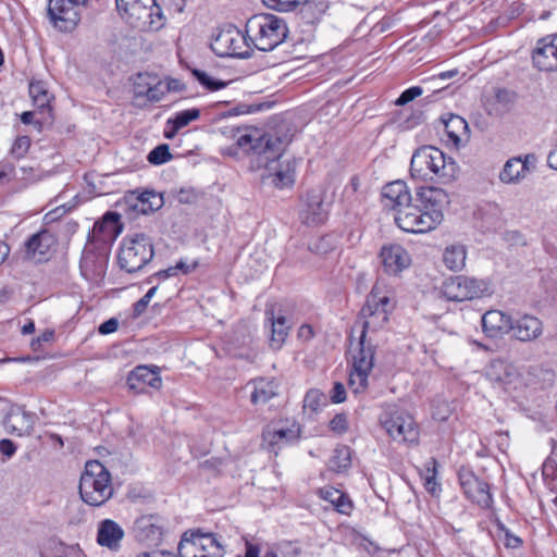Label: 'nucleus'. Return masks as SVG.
Masks as SVG:
<instances>
[{"mask_svg":"<svg viewBox=\"0 0 557 557\" xmlns=\"http://www.w3.org/2000/svg\"><path fill=\"white\" fill-rule=\"evenodd\" d=\"M265 317L271 324L270 346L278 350L285 343L290 326L284 315L275 317L272 310H265Z\"/></svg>","mask_w":557,"mask_h":557,"instance_id":"31","label":"nucleus"},{"mask_svg":"<svg viewBox=\"0 0 557 557\" xmlns=\"http://www.w3.org/2000/svg\"><path fill=\"white\" fill-rule=\"evenodd\" d=\"M419 205L408 202L394 215L396 224L408 233H426L440 225L443 210L449 203L448 194L440 187H420L416 194Z\"/></svg>","mask_w":557,"mask_h":557,"instance_id":"1","label":"nucleus"},{"mask_svg":"<svg viewBox=\"0 0 557 557\" xmlns=\"http://www.w3.org/2000/svg\"><path fill=\"white\" fill-rule=\"evenodd\" d=\"M29 147L30 138L28 136H18L11 148V153L17 159L23 158L27 153Z\"/></svg>","mask_w":557,"mask_h":557,"instance_id":"48","label":"nucleus"},{"mask_svg":"<svg viewBox=\"0 0 557 557\" xmlns=\"http://www.w3.org/2000/svg\"><path fill=\"white\" fill-rule=\"evenodd\" d=\"M119 12L134 27L145 28L152 23L154 0H115Z\"/></svg>","mask_w":557,"mask_h":557,"instance_id":"17","label":"nucleus"},{"mask_svg":"<svg viewBox=\"0 0 557 557\" xmlns=\"http://www.w3.org/2000/svg\"><path fill=\"white\" fill-rule=\"evenodd\" d=\"M330 429L331 431L343 434L348 429V420L347 416L345 413H338L336 414L331 421H330Z\"/></svg>","mask_w":557,"mask_h":557,"instance_id":"51","label":"nucleus"},{"mask_svg":"<svg viewBox=\"0 0 557 557\" xmlns=\"http://www.w3.org/2000/svg\"><path fill=\"white\" fill-rule=\"evenodd\" d=\"M158 287H151L145 295L134 305V313L135 315H140L147 308L148 304L154 296Z\"/></svg>","mask_w":557,"mask_h":557,"instance_id":"52","label":"nucleus"},{"mask_svg":"<svg viewBox=\"0 0 557 557\" xmlns=\"http://www.w3.org/2000/svg\"><path fill=\"white\" fill-rule=\"evenodd\" d=\"M136 557H175V556L168 552H149V553L139 554Z\"/></svg>","mask_w":557,"mask_h":557,"instance_id":"64","label":"nucleus"},{"mask_svg":"<svg viewBox=\"0 0 557 557\" xmlns=\"http://www.w3.org/2000/svg\"><path fill=\"white\" fill-rule=\"evenodd\" d=\"M520 163L523 165L525 175L535 169L536 158L534 154H525L520 157Z\"/></svg>","mask_w":557,"mask_h":557,"instance_id":"58","label":"nucleus"},{"mask_svg":"<svg viewBox=\"0 0 557 557\" xmlns=\"http://www.w3.org/2000/svg\"><path fill=\"white\" fill-rule=\"evenodd\" d=\"M295 180V168L287 164L285 170H278L275 172L272 183L278 187L284 188L290 186Z\"/></svg>","mask_w":557,"mask_h":557,"instance_id":"47","label":"nucleus"},{"mask_svg":"<svg viewBox=\"0 0 557 557\" xmlns=\"http://www.w3.org/2000/svg\"><path fill=\"white\" fill-rule=\"evenodd\" d=\"M510 331L517 341L531 343L542 337L544 323L537 317L524 313L512 320Z\"/></svg>","mask_w":557,"mask_h":557,"instance_id":"21","label":"nucleus"},{"mask_svg":"<svg viewBox=\"0 0 557 557\" xmlns=\"http://www.w3.org/2000/svg\"><path fill=\"white\" fill-rule=\"evenodd\" d=\"M486 377L499 385L511 384L518 376L517 369L500 359L492 360L485 371Z\"/></svg>","mask_w":557,"mask_h":557,"instance_id":"29","label":"nucleus"},{"mask_svg":"<svg viewBox=\"0 0 557 557\" xmlns=\"http://www.w3.org/2000/svg\"><path fill=\"white\" fill-rule=\"evenodd\" d=\"M236 145L244 151H251L258 156L259 165L270 168V163L280 159L287 146V141L271 134L245 133L237 137Z\"/></svg>","mask_w":557,"mask_h":557,"instance_id":"7","label":"nucleus"},{"mask_svg":"<svg viewBox=\"0 0 557 557\" xmlns=\"http://www.w3.org/2000/svg\"><path fill=\"white\" fill-rule=\"evenodd\" d=\"M152 243L145 234L123 239L119 251V264L128 273L141 270L153 258Z\"/></svg>","mask_w":557,"mask_h":557,"instance_id":"8","label":"nucleus"},{"mask_svg":"<svg viewBox=\"0 0 557 557\" xmlns=\"http://www.w3.org/2000/svg\"><path fill=\"white\" fill-rule=\"evenodd\" d=\"M502 183L511 185L518 184L525 177L523 165L520 163V157H513L506 161L498 175Z\"/></svg>","mask_w":557,"mask_h":557,"instance_id":"35","label":"nucleus"},{"mask_svg":"<svg viewBox=\"0 0 557 557\" xmlns=\"http://www.w3.org/2000/svg\"><path fill=\"white\" fill-rule=\"evenodd\" d=\"M119 231V214L115 212H107L100 221L94 224L92 233L95 236H103V240L108 237H114Z\"/></svg>","mask_w":557,"mask_h":557,"instance_id":"37","label":"nucleus"},{"mask_svg":"<svg viewBox=\"0 0 557 557\" xmlns=\"http://www.w3.org/2000/svg\"><path fill=\"white\" fill-rule=\"evenodd\" d=\"M133 95L136 100L158 102L165 96L164 84L157 75L138 73L134 77Z\"/></svg>","mask_w":557,"mask_h":557,"instance_id":"18","label":"nucleus"},{"mask_svg":"<svg viewBox=\"0 0 557 557\" xmlns=\"http://www.w3.org/2000/svg\"><path fill=\"white\" fill-rule=\"evenodd\" d=\"M375 338L360 335L356 348L351 350L349 388L354 394H362L368 387V379L374 367Z\"/></svg>","mask_w":557,"mask_h":557,"instance_id":"6","label":"nucleus"},{"mask_svg":"<svg viewBox=\"0 0 557 557\" xmlns=\"http://www.w3.org/2000/svg\"><path fill=\"white\" fill-rule=\"evenodd\" d=\"M78 488L84 503L100 507L112 497L111 474L100 461H88L81 475Z\"/></svg>","mask_w":557,"mask_h":557,"instance_id":"4","label":"nucleus"},{"mask_svg":"<svg viewBox=\"0 0 557 557\" xmlns=\"http://www.w3.org/2000/svg\"><path fill=\"white\" fill-rule=\"evenodd\" d=\"M380 258L385 272L393 275L400 273L411 264L410 255L398 244L383 246Z\"/></svg>","mask_w":557,"mask_h":557,"instance_id":"23","label":"nucleus"},{"mask_svg":"<svg viewBox=\"0 0 557 557\" xmlns=\"http://www.w3.org/2000/svg\"><path fill=\"white\" fill-rule=\"evenodd\" d=\"M0 451L2 455L10 458L15 454L16 445L11 440L3 438L0 441Z\"/></svg>","mask_w":557,"mask_h":557,"instance_id":"57","label":"nucleus"},{"mask_svg":"<svg viewBox=\"0 0 557 557\" xmlns=\"http://www.w3.org/2000/svg\"><path fill=\"white\" fill-rule=\"evenodd\" d=\"M196 267H197V262H195L193 265H189V264L185 263L184 261H180L175 265L176 271L180 270L185 274L190 273L194 269H196Z\"/></svg>","mask_w":557,"mask_h":557,"instance_id":"63","label":"nucleus"},{"mask_svg":"<svg viewBox=\"0 0 557 557\" xmlns=\"http://www.w3.org/2000/svg\"><path fill=\"white\" fill-rule=\"evenodd\" d=\"M325 404V396L319 389H310L304 398V408L317 412Z\"/></svg>","mask_w":557,"mask_h":557,"instance_id":"45","label":"nucleus"},{"mask_svg":"<svg viewBox=\"0 0 557 557\" xmlns=\"http://www.w3.org/2000/svg\"><path fill=\"white\" fill-rule=\"evenodd\" d=\"M423 92V89L419 86H412L405 91L401 92V95L397 98L395 103L397 106H405L409 103L410 101L414 100L417 97L421 96Z\"/></svg>","mask_w":557,"mask_h":557,"instance_id":"49","label":"nucleus"},{"mask_svg":"<svg viewBox=\"0 0 557 557\" xmlns=\"http://www.w3.org/2000/svg\"><path fill=\"white\" fill-rule=\"evenodd\" d=\"M172 159L170 148L168 145L162 144L153 148L147 156V160L154 165L166 163Z\"/></svg>","mask_w":557,"mask_h":557,"instance_id":"44","label":"nucleus"},{"mask_svg":"<svg viewBox=\"0 0 557 557\" xmlns=\"http://www.w3.org/2000/svg\"><path fill=\"white\" fill-rule=\"evenodd\" d=\"M301 434L300 425L296 421H277L269 424L263 433V445L275 454L282 447L297 443Z\"/></svg>","mask_w":557,"mask_h":557,"instance_id":"14","label":"nucleus"},{"mask_svg":"<svg viewBox=\"0 0 557 557\" xmlns=\"http://www.w3.org/2000/svg\"><path fill=\"white\" fill-rule=\"evenodd\" d=\"M466 247L460 244H453L445 248L443 252V262L447 269L454 272L461 271L466 265Z\"/></svg>","mask_w":557,"mask_h":557,"instance_id":"34","label":"nucleus"},{"mask_svg":"<svg viewBox=\"0 0 557 557\" xmlns=\"http://www.w3.org/2000/svg\"><path fill=\"white\" fill-rule=\"evenodd\" d=\"M393 309L394 304L391 297L384 290V287L376 283L360 311V317L363 320L361 335L369 337L384 330Z\"/></svg>","mask_w":557,"mask_h":557,"instance_id":"5","label":"nucleus"},{"mask_svg":"<svg viewBox=\"0 0 557 557\" xmlns=\"http://www.w3.org/2000/svg\"><path fill=\"white\" fill-rule=\"evenodd\" d=\"M29 95L34 104L39 109H50V102L53 98L44 82H35L29 84Z\"/></svg>","mask_w":557,"mask_h":557,"instance_id":"39","label":"nucleus"},{"mask_svg":"<svg viewBox=\"0 0 557 557\" xmlns=\"http://www.w3.org/2000/svg\"><path fill=\"white\" fill-rule=\"evenodd\" d=\"M327 9L329 3L326 0H305L298 10L300 11L302 18L307 23L312 24L320 21Z\"/></svg>","mask_w":557,"mask_h":557,"instance_id":"38","label":"nucleus"},{"mask_svg":"<svg viewBox=\"0 0 557 557\" xmlns=\"http://www.w3.org/2000/svg\"><path fill=\"white\" fill-rule=\"evenodd\" d=\"M442 122L445 126V132L448 139L458 146L461 141L469 138V126L467 121L460 115L454 113H446L442 116Z\"/></svg>","mask_w":557,"mask_h":557,"instance_id":"28","label":"nucleus"},{"mask_svg":"<svg viewBox=\"0 0 557 557\" xmlns=\"http://www.w3.org/2000/svg\"><path fill=\"white\" fill-rule=\"evenodd\" d=\"M165 94L170 91H182L184 84L180 79L171 78L164 85Z\"/></svg>","mask_w":557,"mask_h":557,"instance_id":"59","label":"nucleus"},{"mask_svg":"<svg viewBox=\"0 0 557 557\" xmlns=\"http://www.w3.org/2000/svg\"><path fill=\"white\" fill-rule=\"evenodd\" d=\"M162 205L163 199L160 195H157L154 191L146 190L138 196L135 209L144 214H148L160 209Z\"/></svg>","mask_w":557,"mask_h":557,"instance_id":"40","label":"nucleus"},{"mask_svg":"<svg viewBox=\"0 0 557 557\" xmlns=\"http://www.w3.org/2000/svg\"><path fill=\"white\" fill-rule=\"evenodd\" d=\"M457 164L451 158L433 146H423L414 151L410 162L412 177L426 180L432 173L444 182L455 177Z\"/></svg>","mask_w":557,"mask_h":557,"instance_id":"3","label":"nucleus"},{"mask_svg":"<svg viewBox=\"0 0 557 557\" xmlns=\"http://www.w3.org/2000/svg\"><path fill=\"white\" fill-rule=\"evenodd\" d=\"M351 456L350 448L348 446H341L334 450L332 459L330 461L331 469L337 472L346 470L350 467Z\"/></svg>","mask_w":557,"mask_h":557,"instance_id":"41","label":"nucleus"},{"mask_svg":"<svg viewBox=\"0 0 557 557\" xmlns=\"http://www.w3.org/2000/svg\"><path fill=\"white\" fill-rule=\"evenodd\" d=\"M346 399V389H345V386L339 383V382H336L332 388V392H331V400L334 403V404H341L343 403L344 400Z\"/></svg>","mask_w":557,"mask_h":557,"instance_id":"55","label":"nucleus"},{"mask_svg":"<svg viewBox=\"0 0 557 557\" xmlns=\"http://www.w3.org/2000/svg\"><path fill=\"white\" fill-rule=\"evenodd\" d=\"M55 244L54 236L48 230L33 234L24 244V258L38 262L47 260L51 247Z\"/></svg>","mask_w":557,"mask_h":557,"instance_id":"24","label":"nucleus"},{"mask_svg":"<svg viewBox=\"0 0 557 557\" xmlns=\"http://www.w3.org/2000/svg\"><path fill=\"white\" fill-rule=\"evenodd\" d=\"M88 0H49L47 14L50 23L60 32L69 33L75 29L81 16L78 7Z\"/></svg>","mask_w":557,"mask_h":557,"instance_id":"13","label":"nucleus"},{"mask_svg":"<svg viewBox=\"0 0 557 557\" xmlns=\"http://www.w3.org/2000/svg\"><path fill=\"white\" fill-rule=\"evenodd\" d=\"M191 74L200 83V85H202L205 88H207L208 90H211V91L222 89L227 85L226 82L216 79V78L210 76L205 71H201L198 69H193Z\"/></svg>","mask_w":557,"mask_h":557,"instance_id":"43","label":"nucleus"},{"mask_svg":"<svg viewBox=\"0 0 557 557\" xmlns=\"http://www.w3.org/2000/svg\"><path fill=\"white\" fill-rule=\"evenodd\" d=\"M318 494L322 499L329 502L330 504H332L336 497H342V491L332 486L320 488Z\"/></svg>","mask_w":557,"mask_h":557,"instance_id":"54","label":"nucleus"},{"mask_svg":"<svg viewBox=\"0 0 557 557\" xmlns=\"http://www.w3.org/2000/svg\"><path fill=\"white\" fill-rule=\"evenodd\" d=\"M458 479L467 498L482 508L492 506L490 485L476 476L470 468L461 467L458 471Z\"/></svg>","mask_w":557,"mask_h":557,"instance_id":"16","label":"nucleus"},{"mask_svg":"<svg viewBox=\"0 0 557 557\" xmlns=\"http://www.w3.org/2000/svg\"><path fill=\"white\" fill-rule=\"evenodd\" d=\"M126 384L134 393L144 394L147 387L159 389L162 386V380L157 367L153 369L148 366H138L129 372Z\"/></svg>","mask_w":557,"mask_h":557,"instance_id":"22","label":"nucleus"},{"mask_svg":"<svg viewBox=\"0 0 557 557\" xmlns=\"http://www.w3.org/2000/svg\"><path fill=\"white\" fill-rule=\"evenodd\" d=\"M124 535L123 528L112 519H104L98 523L97 543L101 547L112 552L119 550Z\"/></svg>","mask_w":557,"mask_h":557,"instance_id":"26","label":"nucleus"},{"mask_svg":"<svg viewBox=\"0 0 557 557\" xmlns=\"http://www.w3.org/2000/svg\"><path fill=\"white\" fill-rule=\"evenodd\" d=\"M437 461L431 458L425 468L424 487L432 495H438L441 486L436 481Z\"/></svg>","mask_w":557,"mask_h":557,"instance_id":"42","label":"nucleus"},{"mask_svg":"<svg viewBox=\"0 0 557 557\" xmlns=\"http://www.w3.org/2000/svg\"><path fill=\"white\" fill-rule=\"evenodd\" d=\"M180 557H223L224 548L211 533L186 531L178 543Z\"/></svg>","mask_w":557,"mask_h":557,"instance_id":"11","label":"nucleus"},{"mask_svg":"<svg viewBox=\"0 0 557 557\" xmlns=\"http://www.w3.org/2000/svg\"><path fill=\"white\" fill-rule=\"evenodd\" d=\"M199 116L200 110L197 108L177 112L173 117L166 121L164 136L170 139L173 138L181 128L187 126L190 122L198 120Z\"/></svg>","mask_w":557,"mask_h":557,"instance_id":"33","label":"nucleus"},{"mask_svg":"<svg viewBox=\"0 0 557 557\" xmlns=\"http://www.w3.org/2000/svg\"><path fill=\"white\" fill-rule=\"evenodd\" d=\"M117 327H119V321L115 318H111V319L107 320L106 322L101 323L99 325L98 331L102 335H108V334L115 332L117 330Z\"/></svg>","mask_w":557,"mask_h":557,"instance_id":"56","label":"nucleus"},{"mask_svg":"<svg viewBox=\"0 0 557 557\" xmlns=\"http://www.w3.org/2000/svg\"><path fill=\"white\" fill-rule=\"evenodd\" d=\"M481 320L483 332L487 337L500 338L510 332L512 319L500 310H488Z\"/></svg>","mask_w":557,"mask_h":557,"instance_id":"27","label":"nucleus"},{"mask_svg":"<svg viewBox=\"0 0 557 557\" xmlns=\"http://www.w3.org/2000/svg\"><path fill=\"white\" fill-rule=\"evenodd\" d=\"M245 32L251 47L260 51H272L284 42L288 35V27L282 17L263 13L248 18Z\"/></svg>","mask_w":557,"mask_h":557,"instance_id":"2","label":"nucleus"},{"mask_svg":"<svg viewBox=\"0 0 557 557\" xmlns=\"http://www.w3.org/2000/svg\"><path fill=\"white\" fill-rule=\"evenodd\" d=\"M106 265L103 257H97L92 251L84 250L81 259V270L85 277L101 275Z\"/></svg>","mask_w":557,"mask_h":557,"instance_id":"36","label":"nucleus"},{"mask_svg":"<svg viewBox=\"0 0 557 557\" xmlns=\"http://www.w3.org/2000/svg\"><path fill=\"white\" fill-rule=\"evenodd\" d=\"M517 100L515 91L506 88H496L492 98L487 99V109L492 114H504L509 111Z\"/></svg>","mask_w":557,"mask_h":557,"instance_id":"32","label":"nucleus"},{"mask_svg":"<svg viewBox=\"0 0 557 557\" xmlns=\"http://www.w3.org/2000/svg\"><path fill=\"white\" fill-rule=\"evenodd\" d=\"M380 423L396 442L417 444L419 441V428L406 411L396 408L385 410L380 417Z\"/></svg>","mask_w":557,"mask_h":557,"instance_id":"10","label":"nucleus"},{"mask_svg":"<svg viewBox=\"0 0 557 557\" xmlns=\"http://www.w3.org/2000/svg\"><path fill=\"white\" fill-rule=\"evenodd\" d=\"M259 555H260L259 546L247 541L245 557H259Z\"/></svg>","mask_w":557,"mask_h":557,"instance_id":"61","label":"nucleus"},{"mask_svg":"<svg viewBox=\"0 0 557 557\" xmlns=\"http://www.w3.org/2000/svg\"><path fill=\"white\" fill-rule=\"evenodd\" d=\"M504 531H505V545L507 547L516 548V547L520 546L521 540L518 536L510 534L507 529H505Z\"/></svg>","mask_w":557,"mask_h":557,"instance_id":"60","label":"nucleus"},{"mask_svg":"<svg viewBox=\"0 0 557 557\" xmlns=\"http://www.w3.org/2000/svg\"><path fill=\"white\" fill-rule=\"evenodd\" d=\"M412 201L411 194L404 181H394L382 189V202L384 208L395 211Z\"/></svg>","mask_w":557,"mask_h":557,"instance_id":"25","label":"nucleus"},{"mask_svg":"<svg viewBox=\"0 0 557 557\" xmlns=\"http://www.w3.org/2000/svg\"><path fill=\"white\" fill-rule=\"evenodd\" d=\"M442 293L448 300L465 301L490 296L493 292L487 280L457 275L447 278L443 283Z\"/></svg>","mask_w":557,"mask_h":557,"instance_id":"9","label":"nucleus"},{"mask_svg":"<svg viewBox=\"0 0 557 557\" xmlns=\"http://www.w3.org/2000/svg\"><path fill=\"white\" fill-rule=\"evenodd\" d=\"M547 163H548V166L554 169V170H557V145L555 146V148L548 153V157H547Z\"/></svg>","mask_w":557,"mask_h":557,"instance_id":"62","label":"nucleus"},{"mask_svg":"<svg viewBox=\"0 0 557 557\" xmlns=\"http://www.w3.org/2000/svg\"><path fill=\"white\" fill-rule=\"evenodd\" d=\"M334 248V242L331 236L321 237L312 247V250L318 253H326Z\"/></svg>","mask_w":557,"mask_h":557,"instance_id":"53","label":"nucleus"},{"mask_svg":"<svg viewBox=\"0 0 557 557\" xmlns=\"http://www.w3.org/2000/svg\"><path fill=\"white\" fill-rule=\"evenodd\" d=\"M334 509L343 515H349L352 510V503L349 497L342 492V497H336L334 502L331 504Z\"/></svg>","mask_w":557,"mask_h":557,"instance_id":"50","label":"nucleus"},{"mask_svg":"<svg viewBox=\"0 0 557 557\" xmlns=\"http://www.w3.org/2000/svg\"><path fill=\"white\" fill-rule=\"evenodd\" d=\"M212 51L219 57L247 59L251 57L252 47L246 35L237 28L220 32L211 42Z\"/></svg>","mask_w":557,"mask_h":557,"instance_id":"12","label":"nucleus"},{"mask_svg":"<svg viewBox=\"0 0 557 557\" xmlns=\"http://www.w3.org/2000/svg\"><path fill=\"white\" fill-rule=\"evenodd\" d=\"M252 386L250 401L258 406L264 405L277 395V384L274 379L257 377L249 382Z\"/></svg>","mask_w":557,"mask_h":557,"instance_id":"30","label":"nucleus"},{"mask_svg":"<svg viewBox=\"0 0 557 557\" xmlns=\"http://www.w3.org/2000/svg\"><path fill=\"white\" fill-rule=\"evenodd\" d=\"M533 65L543 72H557V35L537 40L532 51Z\"/></svg>","mask_w":557,"mask_h":557,"instance_id":"19","label":"nucleus"},{"mask_svg":"<svg viewBox=\"0 0 557 557\" xmlns=\"http://www.w3.org/2000/svg\"><path fill=\"white\" fill-rule=\"evenodd\" d=\"M36 417L22 406L12 405L5 413L2 424L9 434L16 436L29 435L34 429Z\"/></svg>","mask_w":557,"mask_h":557,"instance_id":"20","label":"nucleus"},{"mask_svg":"<svg viewBox=\"0 0 557 557\" xmlns=\"http://www.w3.org/2000/svg\"><path fill=\"white\" fill-rule=\"evenodd\" d=\"M269 8L278 12L297 11L305 0H262Z\"/></svg>","mask_w":557,"mask_h":557,"instance_id":"46","label":"nucleus"},{"mask_svg":"<svg viewBox=\"0 0 557 557\" xmlns=\"http://www.w3.org/2000/svg\"><path fill=\"white\" fill-rule=\"evenodd\" d=\"M329 207L325 202V191L322 188H313L302 197L299 219L308 226L320 225L327 220Z\"/></svg>","mask_w":557,"mask_h":557,"instance_id":"15","label":"nucleus"}]
</instances>
